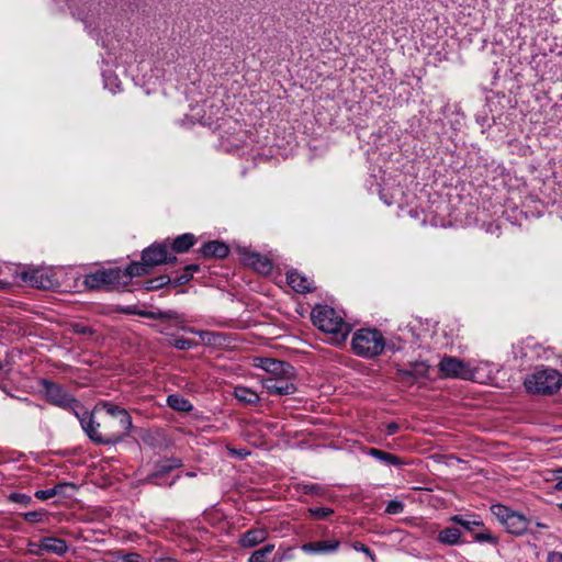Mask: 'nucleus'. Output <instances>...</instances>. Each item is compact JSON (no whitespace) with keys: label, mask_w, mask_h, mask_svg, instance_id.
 Here are the masks:
<instances>
[{"label":"nucleus","mask_w":562,"mask_h":562,"mask_svg":"<svg viewBox=\"0 0 562 562\" xmlns=\"http://www.w3.org/2000/svg\"><path fill=\"white\" fill-rule=\"evenodd\" d=\"M452 522H456L463 527L465 530H473L475 527L482 526L483 521L479 519H468L461 515H456L450 518Z\"/></svg>","instance_id":"25"},{"label":"nucleus","mask_w":562,"mask_h":562,"mask_svg":"<svg viewBox=\"0 0 562 562\" xmlns=\"http://www.w3.org/2000/svg\"><path fill=\"white\" fill-rule=\"evenodd\" d=\"M339 546V540L327 539L303 543L301 550L307 554H330L336 552Z\"/></svg>","instance_id":"12"},{"label":"nucleus","mask_w":562,"mask_h":562,"mask_svg":"<svg viewBox=\"0 0 562 562\" xmlns=\"http://www.w3.org/2000/svg\"><path fill=\"white\" fill-rule=\"evenodd\" d=\"M44 514L41 512H27L23 515V518L27 522H38L43 519Z\"/></svg>","instance_id":"36"},{"label":"nucleus","mask_w":562,"mask_h":562,"mask_svg":"<svg viewBox=\"0 0 562 562\" xmlns=\"http://www.w3.org/2000/svg\"><path fill=\"white\" fill-rule=\"evenodd\" d=\"M200 252L205 258L223 259L229 254V248L223 241L211 240L200 248Z\"/></svg>","instance_id":"14"},{"label":"nucleus","mask_w":562,"mask_h":562,"mask_svg":"<svg viewBox=\"0 0 562 562\" xmlns=\"http://www.w3.org/2000/svg\"><path fill=\"white\" fill-rule=\"evenodd\" d=\"M123 312L130 315H137V312H139V310L135 306H128L124 308Z\"/></svg>","instance_id":"46"},{"label":"nucleus","mask_w":562,"mask_h":562,"mask_svg":"<svg viewBox=\"0 0 562 562\" xmlns=\"http://www.w3.org/2000/svg\"><path fill=\"white\" fill-rule=\"evenodd\" d=\"M274 544L268 543L265 547L255 550L248 559V562H269V555L273 552Z\"/></svg>","instance_id":"23"},{"label":"nucleus","mask_w":562,"mask_h":562,"mask_svg":"<svg viewBox=\"0 0 562 562\" xmlns=\"http://www.w3.org/2000/svg\"><path fill=\"white\" fill-rule=\"evenodd\" d=\"M547 562H562V553H560V552H550L548 554Z\"/></svg>","instance_id":"43"},{"label":"nucleus","mask_w":562,"mask_h":562,"mask_svg":"<svg viewBox=\"0 0 562 562\" xmlns=\"http://www.w3.org/2000/svg\"><path fill=\"white\" fill-rule=\"evenodd\" d=\"M177 260L175 255L169 254L166 243H154L142 251V260L128 265L130 274L143 277L164 263H172Z\"/></svg>","instance_id":"4"},{"label":"nucleus","mask_w":562,"mask_h":562,"mask_svg":"<svg viewBox=\"0 0 562 562\" xmlns=\"http://www.w3.org/2000/svg\"><path fill=\"white\" fill-rule=\"evenodd\" d=\"M173 347L179 350H188L193 347V341L187 338H178L175 340Z\"/></svg>","instance_id":"35"},{"label":"nucleus","mask_w":562,"mask_h":562,"mask_svg":"<svg viewBox=\"0 0 562 562\" xmlns=\"http://www.w3.org/2000/svg\"><path fill=\"white\" fill-rule=\"evenodd\" d=\"M78 419L89 439L104 446L121 442L130 436L133 427L130 413L110 401L98 402L92 412L83 408Z\"/></svg>","instance_id":"1"},{"label":"nucleus","mask_w":562,"mask_h":562,"mask_svg":"<svg viewBox=\"0 0 562 562\" xmlns=\"http://www.w3.org/2000/svg\"><path fill=\"white\" fill-rule=\"evenodd\" d=\"M404 510V504L400 501L392 499L387 503L385 513L389 515H397L403 513Z\"/></svg>","instance_id":"30"},{"label":"nucleus","mask_w":562,"mask_h":562,"mask_svg":"<svg viewBox=\"0 0 562 562\" xmlns=\"http://www.w3.org/2000/svg\"><path fill=\"white\" fill-rule=\"evenodd\" d=\"M196 241V238L191 233H186L178 236L171 244V249L175 252L182 254L188 251Z\"/></svg>","instance_id":"20"},{"label":"nucleus","mask_w":562,"mask_h":562,"mask_svg":"<svg viewBox=\"0 0 562 562\" xmlns=\"http://www.w3.org/2000/svg\"><path fill=\"white\" fill-rule=\"evenodd\" d=\"M40 385L42 386L45 400L48 403L67 409L79 418L85 408L83 405L69 394L61 385L46 379H42L40 381Z\"/></svg>","instance_id":"9"},{"label":"nucleus","mask_w":562,"mask_h":562,"mask_svg":"<svg viewBox=\"0 0 562 562\" xmlns=\"http://www.w3.org/2000/svg\"><path fill=\"white\" fill-rule=\"evenodd\" d=\"M184 475L188 477H194L196 474L194 472L188 471V472H186Z\"/></svg>","instance_id":"49"},{"label":"nucleus","mask_w":562,"mask_h":562,"mask_svg":"<svg viewBox=\"0 0 562 562\" xmlns=\"http://www.w3.org/2000/svg\"><path fill=\"white\" fill-rule=\"evenodd\" d=\"M398 429H400V426L396 423H389L385 426V430L389 436L396 434L398 431Z\"/></svg>","instance_id":"41"},{"label":"nucleus","mask_w":562,"mask_h":562,"mask_svg":"<svg viewBox=\"0 0 562 562\" xmlns=\"http://www.w3.org/2000/svg\"><path fill=\"white\" fill-rule=\"evenodd\" d=\"M353 549L356 551H359V552H362L364 553L368 558H370L372 561H374L375 559V554L373 553V551L368 547L366 546L364 543L362 542H355L352 544Z\"/></svg>","instance_id":"34"},{"label":"nucleus","mask_w":562,"mask_h":562,"mask_svg":"<svg viewBox=\"0 0 562 562\" xmlns=\"http://www.w3.org/2000/svg\"><path fill=\"white\" fill-rule=\"evenodd\" d=\"M351 348L358 357L372 359L383 352L385 339L376 328H360L352 336Z\"/></svg>","instance_id":"7"},{"label":"nucleus","mask_w":562,"mask_h":562,"mask_svg":"<svg viewBox=\"0 0 562 562\" xmlns=\"http://www.w3.org/2000/svg\"><path fill=\"white\" fill-rule=\"evenodd\" d=\"M235 398L245 405H255L260 401L259 395L249 387L238 385L234 389Z\"/></svg>","instance_id":"18"},{"label":"nucleus","mask_w":562,"mask_h":562,"mask_svg":"<svg viewBox=\"0 0 562 562\" xmlns=\"http://www.w3.org/2000/svg\"><path fill=\"white\" fill-rule=\"evenodd\" d=\"M439 371L443 378L471 379L472 370L464 361L450 356H445L439 364Z\"/></svg>","instance_id":"10"},{"label":"nucleus","mask_w":562,"mask_h":562,"mask_svg":"<svg viewBox=\"0 0 562 562\" xmlns=\"http://www.w3.org/2000/svg\"><path fill=\"white\" fill-rule=\"evenodd\" d=\"M199 269H200L199 266L194 265V263L188 265V266L184 267V271L186 272H191L192 276H193V272L199 271Z\"/></svg>","instance_id":"45"},{"label":"nucleus","mask_w":562,"mask_h":562,"mask_svg":"<svg viewBox=\"0 0 562 562\" xmlns=\"http://www.w3.org/2000/svg\"><path fill=\"white\" fill-rule=\"evenodd\" d=\"M554 476H555V481H557L555 488L562 490V468L554 471Z\"/></svg>","instance_id":"42"},{"label":"nucleus","mask_w":562,"mask_h":562,"mask_svg":"<svg viewBox=\"0 0 562 562\" xmlns=\"http://www.w3.org/2000/svg\"><path fill=\"white\" fill-rule=\"evenodd\" d=\"M164 462L167 464V467L169 468L170 471L182 467V461L178 458H170V459L164 460Z\"/></svg>","instance_id":"38"},{"label":"nucleus","mask_w":562,"mask_h":562,"mask_svg":"<svg viewBox=\"0 0 562 562\" xmlns=\"http://www.w3.org/2000/svg\"><path fill=\"white\" fill-rule=\"evenodd\" d=\"M70 328L77 335H93L95 330L83 323H71Z\"/></svg>","instance_id":"28"},{"label":"nucleus","mask_w":562,"mask_h":562,"mask_svg":"<svg viewBox=\"0 0 562 562\" xmlns=\"http://www.w3.org/2000/svg\"><path fill=\"white\" fill-rule=\"evenodd\" d=\"M368 454L373 457L374 459L379 460L380 462H383V463H386L390 465L398 467V465L403 464L402 460L397 456L385 452V451L376 449V448H370L368 450Z\"/></svg>","instance_id":"21"},{"label":"nucleus","mask_w":562,"mask_h":562,"mask_svg":"<svg viewBox=\"0 0 562 562\" xmlns=\"http://www.w3.org/2000/svg\"><path fill=\"white\" fill-rule=\"evenodd\" d=\"M311 319L315 327L331 336L334 344H341L346 340L349 333V325L344 318L328 305H316Z\"/></svg>","instance_id":"3"},{"label":"nucleus","mask_w":562,"mask_h":562,"mask_svg":"<svg viewBox=\"0 0 562 562\" xmlns=\"http://www.w3.org/2000/svg\"><path fill=\"white\" fill-rule=\"evenodd\" d=\"M254 366L265 370L266 374L260 378L262 387L269 395L284 396L296 393V371L289 362L257 357Z\"/></svg>","instance_id":"2"},{"label":"nucleus","mask_w":562,"mask_h":562,"mask_svg":"<svg viewBox=\"0 0 562 562\" xmlns=\"http://www.w3.org/2000/svg\"><path fill=\"white\" fill-rule=\"evenodd\" d=\"M171 283V278L169 276H159L153 279H149L145 282V289L147 291H154L164 288L167 284Z\"/></svg>","instance_id":"24"},{"label":"nucleus","mask_w":562,"mask_h":562,"mask_svg":"<svg viewBox=\"0 0 562 562\" xmlns=\"http://www.w3.org/2000/svg\"><path fill=\"white\" fill-rule=\"evenodd\" d=\"M40 549L50 553H55L59 557L64 555L68 551V544L64 539L56 537H44L41 539Z\"/></svg>","instance_id":"16"},{"label":"nucleus","mask_w":562,"mask_h":562,"mask_svg":"<svg viewBox=\"0 0 562 562\" xmlns=\"http://www.w3.org/2000/svg\"><path fill=\"white\" fill-rule=\"evenodd\" d=\"M157 316H158V319H176V321L182 319V316L173 310L159 311V312H157Z\"/></svg>","instance_id":"32"},{"label":"nucleus","mask_w":562,"mask_h":562,"mask_svg":"<svg viewBox=\"0 0 562 562\" xmlns=\"http://www.w3.org/2000/svg\"><path fill=\"white\" fill-rule=\"evenodd\" d=\"M524 384L529 393L551 395L560 390L562 375L555 369L537 368L526 378Z\"/></svg>","instance_id":"8"},{"label":"nucleus","mask_w":562,"mask_h":562,"mask_svg":"<svg viewBox=\"0 0 562 562\" xmlns=\"http://www.w3.org/2000/svg\"><path fill=\"white\" fill-rule=\"evenodd\" d=\"M245 262L250 266L255 271L261 274H269L272 270L271 260L258 252H250L245 257Z\"/></svg>","instance_id":"15"},{"label":"nucleus","mask_w":562,"mask_h":562,"mask_svg":"<svg viewBox=\"0 0 562 562\" xmlns=\"http://www.w3.org/2000/svg\"><path fill=\"white\" fill-rule=\"evenodd\" d=\"M491 513L495 519L504 527L506 532L520 537L526 533L535 535L532 529V518L525 516L520 512H516L503 504H494L491 506Z\"/></svg>","instance_id":"6"},{"label":"nucleus","mask_w":562,"mask_h":562,"mask_svg":"<svg viewBox=\"0 0 562 562\" xmlns=\"http://www.w3.org/2000/svg\"><path fill=\"white\" fill-rule=\"evenodd\" d=\"M55 493L56 491H54L53 487L47 490H40L35 492V497L41 501H46L48 498L55 497Z\"/></svg>","instance_id":"37"},{"label":"nucleus","mask_w":562,"mask_h":562,"mask_svg":"<svg viewBox=\"0 0 562 562\" xmlns=\"http://www.w3.org/2000/svg\"><path fill=\"white\" fill-rule=\"evenodd\" d=\"M310 513L318 519H325L333 514V509L328 507H314L310 508Z\"/></svg>","instance_id":"31"},{"label":"nucleus","mask_w":562,"mask_h":562,"mask_svg":"<svg viewBox=\"0 0 562 562\" xmlns=\"http://www.w3.org/2000/svg\"><path fill=\"white\" fill-rule=\"evenodd\" d=\"M536 527V528H539V529H547L549 528L548 525L543 524V522H540V521H535L532 519V528Z\"/></svg>","instance_id":"47"},{"label":"nucleus","mask_w":562,"mask_h":562,"mask_svg":"<svg viewBox=\"0 0 562 562\" xmlns=\"http://www.w3.org/2000/svg\"><path fill=\"white\" fill-rule=\"evenodd\" d=\"M143 558L137 553H128L123 557L122 562H142Z\"/></svg>","instance_id":"39"},{"label":"nucleus","mask_w":562,"mask_h":562,"mask_svg":"<svg viewBox=\"0 0 562 562\" xmlns=\"http://www.w3.org/2000/svg\"><path fill=\"white\" fill-rule=\"evenodd\" d=\"M461 532L456 527H448L438 533V541L445 544L453 546L460 541Z\"/></svg>","instance_id":"22"},{"label":"nucleus","mask_w":562,"mask_h":562,"mask_svg":"<svg viewBox=\"0 0 562 562\" xmlns=\"http://www.w3.org/2000/svg\"><path fill=\"white\" fill-rule=\"evenodd\" d=\"M402 376L413 378V374L411 371H401Z\"/></svg>","instance_id":"48"},{"label":"nucleus","mask_w":562,"mask_h":562,"mask_svg":"<svg viewBox=\"0 0 562 562\" xmlns=\"http://www.w3.org/2000/svg\"><path fill=\"white\" fill-rule=\"evenodd\" d=\"M286 282L290 288L297 293L304 294L315 290L314 281L297 270H290L286 272Z\"/></svg>","instance_id":"11"},{"label":"nucleus","mask_w":562,"mask_h":562,"mask_svg":"<svg viewBox=\"0 0 562 562\" xmlns=\"http://www.w3.org/2000/svg\"><path fill=\"white\" fill-rule=\"evenodd\" d=\"M134 277L130 274V267L124 270L121 268H103L85 276L83 284L90 290H113L130 284Z\"/></svg>","instance_id":"5"},{"label":"nucleus","mask_w":562,"mask_h":562,"mask_svg":"<svg viewBox=\"0 0 562 562\" xmlns=\"http://www.w3.org/2000/svg\"><path fill=\"white\" fill-rule=\"evenodd\" d=\"M167 405L173 411L181 413H189L193 409V405L190 401L180 394L168 395Z\"/></svg>","instance_id":"19"},{"label":"nucleus","mask_w":562,"mask_h":562,"mask_svg":"<svg viewBox=\"0 0 562 562\" xmlns=\"http://www.w3.org/2000/svg\"><path fill=\"white\" fill-rule=\"evenodd\" d=\"M137 315L145 318L158 319L157 312L153 311L139 310V312H137Z\"/></svg>","instance_id":"40"},{"label":"nucleus","mask_w":562,"mask_h":562,"mask_svg":"<svg viewBox=\"0 0 562 562\" xmlns=\"http://www.w3.org/2000/svg\"><path fill=\"white\" fill-rule=\"evenodd\" d=\"M53 490L56 491L55 496H69L68 490L76 491L77 486L74 483L64 482L56 484Z\"/></svg>","instance_id":"29"},{"label":"nucleus","mask_w":562,"mask_h":562,"mask_svg":"<svg viewBox=\"0 0 562 562\" xmlns=\"http://www.w3.org/2000/svg\"><path fill=\"white\" fill-rule=\"evenodd\" d=\"M268 535L266 528H252L240 536L238 544L241 548H254L262 543L268 538Z\"/></svg>","instance_id":"13"},{"label":"nucleus","mask_w":562,"mask_h":562,"mask_svg":"<svg viewBox=\"0 0 562 562\" xmlns=\"http://www.w3.org/2000/svg\"><path fill=\"white\" fill-rule=\"evenodd\" d=\"M23 280L29 282L32 286L37 289H48L52 285L50 279L45 274L43 270H32L23 272Z\"/></svg>","instance_id":"17"},{"label":"nucleus","mask_w":562,"mask_h":562,"mask_svg":"<svg viewBox=\"0 0 562 562\" xmlns=\"http://www.w3.org/2000/svg\"><path fill=\"white\" fill-rule=\"evenodd\" d=\"M476 542H488L493 546L498 543V537L494 536L490 530H485L474 535Z\"/></svg>","instance_id":"27"},{"label":"nucleus","mask_w":562,"mask_h":562,"mask_svg":"<svg viewBox=\"0 0 562 562\" xmlns=\"http://www.w3.org/2000/svg\"><path fill=\"white\" fill-rule=\"evenodd\" d=\"M11 498L20 503H27L31 501V497L25 494H13Z\"/></svg>","instance_id":"44"},{"label":"nucleus","mask_w":562,"mask_h":562,"mask_svg":"<svg viewBox=\"0 0 562 562\" xmlns=\"http://www.w3.org/2000/svg\"><path fill=\"white\" fill-rule=\"evenodd\" d=\"M169 472H171V471L169 470L167 464L164 461H161L156 465V470L153 473H150L146 480L148 483H156V480L158 477L164 476V475L168 474Z\"/></svg>","instance_id":"26"},{"label":"nucleus","mask_w":562,"mask_h":562,"mask_svg":"<svg viewBox=\"0 0 562 562\" xmlns=\"http://www.w3.org/2000/svg\"><path fill=\"white\" fill-rule=\"evenodd\" d=\"M191 279H192L191 272H186L183 270V272L181 274L171 279V283L173 284V286H178V285L188 283Z\"/></svg>","instance_id":"33"}]
</instances>
